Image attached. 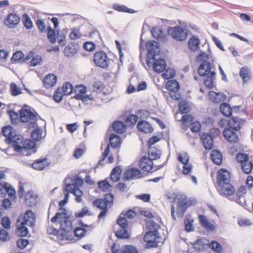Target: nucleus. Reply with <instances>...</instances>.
<instances>
[{
  "label": "nucleus",
  "mask_w": 253,
  "mask_h": 253,
  "mask_svg": "<svg viewBox=\"0 0 253 253\" xmlns=\"http://www.w3.org/2000/svg\"><path fill=\"white\" fill-rule=\"evenodd\" d=\"M201 139L203 146L206 149H212L213 146V140L210 134L207 133H203L201 136Z\"/></svg>",
  "instance_id": "17"
},
{
  "label": "nucleus",
  "mask_w": 253,
  "mask_h": 253,
  "mask_svg": "<svg viewBox=\"0 0 253 253\" xmlns=\"http://www.w3.org/2000/svg\"><path fill=\"white\" fill-rule=\"evenodd\" d=\"M146 63L149 67L153 66L154 70L157 73H161L164 71L166 68V62L163 59H155L152 61V60L147 58Z\"/></svg>",
  "instance_id": "11"
},
{
  "label": "nucleus",
  "mask_w": 253,
  "mask_h": 253,
  "mask_svg": "<svg viewBox=\"0 0 253 253\" xmlns=\"http://www.w3.org/2000/svg\"><path fill=\"white\" fill-rule=\"evenodd\" d=\"M121 171L119 167H116L112 169L110 175V178L112 181L117 182L120 180Z\"/></svg>",
  "instance_id": "36"
},
{
  "label": "nucleus",
  "mask_w": 253,
  "mask_h": 253,
  "mask_svg": "<svg viewBox=\"0 0 253 253\" xmlns=\"http://www.w3.org/2000/svg\"><path fill=\"white\" fill-rule=\"evenodd\" d=\"M144 177V173L138 168H132L127 169L124 173L123 179L124 180H129L140 179Z\"/></svg>",
  "instance_id": "10"
},
{
  "label": "nucleus",
  "mask_w": 253,
  "mask_h": 253,
  "mask_svg": "<svg viewBox=\"0 0 253 253\" xmlns=\"http://www.w3.org/2000/svg\"><path fill=\"white\" fill-rule=\"evenodd\" d=\"M121 214L125 217L126 219H131L136 216V213L132 210H129L125 212L124 211L122 212Z\"/></svg>",
  "instance_id": "56"
},
{
  "label": "nucleus",
  "mask_w": 253,
  "mask_h": 253,
  "mask_svg": "<svg viewBox=\"0 0 253 253\" xmlns=\"http://www.w3.org/2000/svg\"><path fill=\"white\" fill-rule=\"evenodd\" d=\"M137 127L139 130L145 133H150L153 130L151 124L145 121H139Z\"/></svg>",
  "instance_id": "23"
},
{
  "label": "nucleus",
  "mask_w": 253,
  "mask_h": 253,
  "mask_svg": "<svg viewBox=\"0 0 253 253\" xmlns=\"http://www.w3.org/2000/svg\"><path fill=\"white\" fill-rule=\"evenodd\" d=\"M42 130L39 127H37L32 132L31 134L32 140L35 141H40L43 137L42 136Z\"/></svg>",
  "instance_id": "35"
},
{
  "label": "nucleus",
  "mask_w": 253,
  "mask_h": 253,
  "mask_svg": "<svg viewBox=\"0 0 253 253\" xmlns=\"http://www.w3.org/2000/svg\"><path fill=\"white\" fill-rule=\"evenodd\" d=\"M240 76L242 78L243 83H246L249 81L251 78V73L248 67H242L239 72Z\"/></svg>",
  "instance_id": "34"
},
{
  "label": "nucleus",
  "mask_w": 253,
  "mask_h": 253,
  "mask_svg": "<svg viewBox=\"0 0 253 253\" xmlns=\"http://www.w3.org/2000/svg\"><path fill=\"white\" fill-rule=\"evenodd\" d=\"M121 253H138L137 249L132 245H126Z\"/></svg>",
  "instance_id": "58"
},
{
  "label": "nucleus",
  "mask_w": 253,
  "mask_h": 253,
  "mask_svg": "<svg viewBox=\"0 0 253 253\" xmlns=\"http://www.w3.org/2000/svg\"><path fill=\"white\" fill-rule=\"evenodd\" d=\"M57 82V77L53 74H49L46 75L43 81V85L46 88H49L55 85Z\"/></svg>",
  "instance_id": "21"
},
{
  "label": "nucleus",
  "mask_w": 253,
  "mask_h": 253,
  "mask_svg": "<svg viewBox=\"0 0 253 253\" xmlns=\"http://www.w3.org/2000/svg\"><path fill=\"white\" fill-rule=\"evenodd\" d=\"M20 20V17L18 15L11 13L7 15L4 24L9 28H13L19 24Z\"/></svg>",
  "instance_id": "15"
},
{
  "label": "nucleus",
  "mask_w": 253,
  "mask_h": 253,
  "mask_svg": "<svg viewBox=\"0 0 253 253\" xmlns=\"http://www.w3.org/2000/svg\"><path fill=\"white\" fill-rule=\"evenodd\" d=\"M48 165L47 160L45 159L38 160L32 164V167L34 169L42 170Z\"/></svg>",
  "instance_id": "29"
},
{
  "label": "nucleus",
  "mask_w": 253,
  "mask_h": 253,
  "mask_svg": "<svg viewBox=\"0 0 253 253\" xmlns=\"http://www.w3.org/2000/svg\"><path fill=\"white\" fill-rule=\"evenodd\" d=\"M57 30H55L54 29H52L50 26H48L47 28V38L51 43H54L56 42V38L55 31L57 32Z\"/></svg>",
  "instance_id": "41"
},
{
  "label": "nucleus",
  "mask_w": 253,
  "mask_h": 253,
  "mask_svg": "<svg viewBox=\"0 0 253 253\" xmlns=\"http://www.w3.org/2000/svg\"><path fill=\"white\" fill-rule=\"evenodd\" d=\"M160 238V236L157 230L155 229L153 231L147 232L144 236V241H149V240L157 239Z\"/></svg>",
  "instance_id": "40"
},
{
  "label": "nucleus",
  "mask_w": 253,
  "mask_h": 253,
  "mask_svg": "<svg viewBox=\"0 0 253 253\" xmlns=\"http://www.w3.org/2000/svg\"><path fill=\"white\" fill-rule=\"evenodd\" d=\"M175 74V71L173 69L169 68L163 73V76L165 79H169L173 78Z\"/></svg>",
  "instance_id": "60"
},
{
  "label": "nucleus",
  "mask_w": 253,
  "mask_h": 253,
  "mask_svg": "<svg viewBox=\"0 0 253 253\" xmlns=\"http://www.w3.org/2000/svg\"><path fill=\"white\" fill-rule=\"evenodd\" d=\"M211 158L213 163L217 165H219L222 163V154L219 151L217 150H213L211 152Z\"/></svg>",
  "instance_id": "27"
},
{
  "label": "nucleus",
  "mask_w": 253,
  "mask_h": 253,
  "mask_svg": "<svg viewBox=\"0 0 253 253\" xmlns=\"http://www.w3.org/2000/svg\"><path fill=\"white\" fill-rule=\"evenodd\" d=\"M24 54L23 52L21 51H18L13 54L11 60L12 62H14L22 60Z\"/></svg>",
  "instance_id": "61"
},
{
  "label": "nucleus",
  "mask_w": 253,
  "mask_h": 253,
  "mask_svg": "<svg viewBox=\"0 0 253 253\" xmlns=\"http://www.w3.org/2000/svg\"><path fill=\"white\" fill-rule=\"evenodd\" d=\"M3 135L6 138V141L9 144H17L21 141V135L16 134L15 130L10 126H5L2 130Z\"/></svg>",
  "instance_id": "6"
},
{
  "label": "nucleus",
  "mask_w": 253,
  "mask_h": 253,
  "mask_svg": "<svg viewBox=\"0 0 253 253\" xmlns=\"http://www.w3.org/2000/svg\"><path fill=\"white\" fill-rule=\"evenodd\" d=\"M114 196L111 193H108L104 195V201L108 205V206H112L114 202Z\"/></svg>",
  "instance_id": "55"
},
{
  "label": "nucleus",
  "mask_w": 253,
  "mask_h": 253,
  "mask_svg": "<svg viewBox=\"0 0 253 253\" xmlns=\"http://www.w3.org/2000/svg\"><path fill=\"white\" fill-rule=\"evenodd\" d=\"M117 223L121 228H127L128 227V221L125 217L120 214L117 220Z\"/></svg>",
  "instance_id": "51"
},
{
  "label": "nucleus",
  "mask_w": 253,
  "mask_h": 253,
  "mask_svg": "<svg viewBox=\"0 0 253 253\" xmlns=\"http://www.w3.org/2000/svg\"><path fill=\"white\" fill-rule=\"evenodd\" d=\"M209 248H210L217 253H220L222 251V247L220 244L215 241H212L211 243H209Z\"/></svg>",
  "instance_id": "44"
},
{
  "label": "nucleus",
  "mask_w": 253,
  "mask_h": 253,
  "mask_svg": "<svg viewBox=\"0 0 253 253\" xmlns=\"http://www.w3.org/2000/svg\"><path fill=\"white\" fill-rule=\"evenodd\" d=\"M179 110L182 114H186L189 111V107L185 102H180L179 104Z\"/></svg>",
  "instance_id": "59"
},
{
  "label": "nucleus",
  "mask_w": 253,
  "mask_h": 253,
  "mask_svg": "<svg viewBox=\"0 0 253 253\" xmlns=\"http://www.w3.org/2000/svg\"><path fill=\"white\" fill-rule=\"evenodd\" d=\"M10 91L13 96H17L22 93L21 89L14 83L10 84Z\"/></svg>",
  "instance_id": "53"
},
{
  "label": "nucleus",
  "mask_w": 253,
  "mask_h": 253,
  "mask_svg": "<svg viewBox=\"0 0 253 253\" xmlns=\"http://www.w3.org/2000/svg\"><path fill=\"white\" fill-rule=\"evenodd\" d=\"M23 17L24 18L23 20L24 27H25L28 30L31 29L33 26V22L31 18L27 14H24L23 15Z\"/></svg>",
  "instance_id": "52"
},
{
  "label": "nucleus",
  "mask_w": 253,
  "mask_h": 253,
  "mask_svg": "<svg viewBox=\"0 0 253 253\" xmlns=\"http://www.w3.org/2000/svg\"><path fill=\"white\" fill-rule=\"evenodd\" d=\"M175 201H177L176 208L177 215L178 217H182L188 207L193 204L192 201L184 195H176L174 198Z\"/></svg>",
  "instance_id": "5"
},
{
  "label": "nucleus",
  "mask_w": 253,
  "mask_h": 253,
  "mask_svg": "<svg viewBox=\"0 0 253 253\" xmlns=\"http://www.w3.org/2000/svg\"><path fill=\"white\" fill-rule=\"evenodd\" d=\"M74 232L76 237L82 238L85 235L86 230L83 228L76 227L74 229Z\"/></svg>",
  "instance_id": "63"
},
{
  "label": "nucleus",
  "mask_w": 253,
  "mask_h": 253,
  "mask_svg": "<svg viewBox=\"0 0 253 253\" xmlns=\"http://www.w3.org/2000/svg\"><path fill=\"white\" fill-rule=\"evenodd\" d=\"M200 41L197 36H192L188 42V47L190 50L196 52L199 49Z\"/></svg>",
  "instance_id": "22"
},
{
  "label": "nucleus",
  "mask_w": 253,
  "mask_h": 253,
  "mask_svg": "<svg viewBox=\"0 0 253 253\" xmlns=\"http://www.w3.org/2000/svg\"><path fill=\"white\" fill-rule=\"evenodd\" d=\"M17 246L21 250L25 248L29 244V242L27 239H19L17 241Z\"/></svg>",
  "instance_id": "64"
},
{
  "label": "nucleus",
  "mask_w": 253,
  "mask_h": 253,
  "mask_svg": "<svg viewBox=\"0 0 253 253\" xmlns=\"http://www.w3.org/2000/svg\"><path fill=\"white\" fill-rule=\"evenodd\" d=\"M230 173L227 170L220 169L217 174V190L221 195L229 196L234 194L235 188L230 183Z\"/></svg>",
  "instance_id": "2"
},
{
  "label": "nucleus",
  "mask_w": 253,
  "mask_h": 253,
  "mask_svg": "<svg viewBox=\"0 0 253 253\" xmlns=\"http://www.w3.org/2000/svg\"><path fill=\"white\" fill-rule=\"evenodd\" d=\"M241 166L243 171L246 174H249L253 169V163L249 161L242 164Z\"/></svg>",
  "instance_id": "50"
},
{
  "label": "nucleus",
  "mask_w": 253,
  "mask_h": 253,
  "mask_svg": "<svg viewBox=\"0 0 253 253\" xmlns=\"http://www.w3.org/2000/svg\"><path fill=\"white\" fill-rule=\"evenodd\" d=\"M27 224L21 222L20 226L17 227L16 230V234L20 237H25L28 233V228L26 226Z\"/></svg>",
  "instance_id": "39"
},
{
  "label": "nucleus",
  "mask_w": 253,
  "mask_h": 253,
  "mask_svg": "<svg viewBox=\"0 0 253 253\" xmlns=\"http://www.w3.org/2000/svg\"><path fill=\"white\" fill-rule=\"evenodd\" d=\"M69 178L67 177L65 179L66 187L64 189V192H69L73 193L76 196V201L77 203H80L82 201V196L83 195V191L78 187H75V185L71 183H67Z\"/></svg>",
  "instance_id": "12"
},
{
  "label": "nucleus",
  "mask_w": 253,
  "mask_h": 253,
  "mask_svg": "<svg viewBox=\"0 0 253 253\" xmlns=\"http://www.w3.org/2000/svg\"><path fill=\"white\" fill-rule=\"evenodd\" d=\"M97 184L99 189L101 191H111L112 190V186L110 184L109 182L106 180L98 181Z\"/></svg>",
  "instance_id": "38"
},
{
  "label": "nucleus",
  "mask_w": 253,
  "mask_h": 253,
  "mask_svg": "<svg viewBox=\"0 0 253 253\" xmlns=\"http://www.w3.org/2000/svg\"><path fill=\"white\" fill-rule=\"evenodd\" d=\"M112 128L114 131L119 134L123 133L126 130V126L121 121H116L112 125Z\"/></svg>",
  "instance_id": "26"
},
{
  "label": "nucleus",
  "mask_w": 253,
  "mask_h": 253,
  "mask_svg": "<svg viewBox=\"0 0 253 253\" xmlns=\"http://www.w3.org/2000/svg\"><path fill=\"white\" fill-rule=\"evenodd\" d=\"M209 241L205 238H200L192 244L194 249L197 252H203L209 248Z\"/></svg>",
  "instance_id": "13"
},
{
  "label": "nucleus",
  "mask_w": 253,
  "mask_h": 253,
  "mask_svg": "<svg viewBox=\"0 0 253 253\" xmlns=\"http://www.w3.org/2000/svg\"><path fill=\"white\" fill-rule=\"evenodd\" d=\"M168 33L177 41L185 40L188 36L187 30L180 26L169 27L168 29Z\"/></svg>",
  "instance_id": "7"
},
{
  "label": "nucleus",
  "mask_w": 253,
  "mask_h": 253,
  "mask_svg": "<svg viewBox=\"0 0 253 253\" xmlns=\"http://www.w3.org/2000/svg\"><path fill=\"white\" fill-rule=\"evenodd\" d=\"M148 155L149 157L148 158L153 161V160L160 158L161 152L160 150L157 149L155 147H149Z\"/></svg>",
  "instance_id": "28"
},
{
  "label": "nucleus",
  "mask_w": 253,
  "mask_h": 253,
  "mask_svg": "<svg viewBox=\"0 0 253 253\" xmlns=\"http://www.w3.org/2000/svg\"><path fill=\"white\" fill-rule=\"evenodd\" d=\"M95 65L102 68H107L109 63L110 59L105 52L102 50L96 51L93 56Z\"/></svg>",
  "instance_id": "8"
},
{
  "label": "nucleus",
  "mask_w": 253,
  "mask_h": 253,
  "mask_svg": "<svg viewBox=\"0 0 253 253\" xmlns=\"http://www.w3.org/2000/svg\"><path fill=\"white\" fill-rule=\"evenodd\" d=\"M64 95H66L65 94H63V92L61 90L60 87L57 88L53 94V99L57 103L60 102L62 100Z\"/></svg>",
  "instance_id": "46"
},
{
  "label": "nucleus",
  "mask_w": 253,
  "mask_h": 253,
  "mask_svg": "<svg viewBox=\"0 0 253 253\" xmlns=\"http://www.w3.org/2000/svg\"><path fill=\"white\" fill-rule=\"evenodd\" d=\"M38 196L34 194L33 191H28L25 196V202L29 207H34L37 203Z\"/></svg>",
  "instance_id": "20"
},
{
  "label": "nucleus",
  "mask_w": 253,
  "mask_h": 253,
  "mask_svg": "<svg viewBox=\"0 0 253 253\" xmlns=\"http://www.w3.org/2000/svg\"><path fill=\"white\" fill-rule=\"evenodd\" d=\"M166 86L169 92L178 91L180 87L178 82L175 80L168 81L166 83Z\"/></svg>",
  "instance_id": "37"
},
{
  "label": "nucleus",
  "mask_w": 253,
  "mask_h": 253,
  "mask_svg": "<svg viewBox=\"0 0 253 253\" xmlns=\"http://www.w3.org/2000/svg\"><path fill=\"white\" fill-rule=\"evenodd\" d=\"M220 111L221 113L226 117H230L232 113V109L230 106L226 103H222L219 107Z\"/></svg>",
  "instance_id": "33"
},
{
  "label": "nucleus",
  "mask_w": 253,
  "mask_h": 253,
  "mask_svg": "<svg viewBox=\"0 0 253 253\" xmlns=\"http://www.w3.org/2000/svg\"><path fill=\"white\" fill-rule=\"evenodd\" d=\"M113 9L116 11L123 12H127L129 13H134L135 10L128 8L127 7L124 5H119L117 4H114L113 6Z\"/></svg>",
  "instance_id": "42"
},
{
  "label": "nucleus",
  "mask_w": 253,
  "mask_h": 253,
  "mask_svg": "<svg viewBox=\"0 0 253 253\" xmlns=\"http://www.w3.org/2000/svg\"><path fill=\"white\" fill-rule=\"evenodd\" d=\"M22 222L27 224V225L33 227L36 222V216L31 210L26 211Z\"/></svg>",
  "instance_id": "19"
},
{
  "label": "nucleus",
  "mask_w": 253,
  "mask_h": 253,
  "mask_svg": "<svg viewBox=\"0 0 253 253\" xmlns=\"http://www.w3.org/2000/svg\"><path fill=\"white\" fill-rule=\"evenodd\" d=\"M210 75L207 76L204 81V83L206 87L211 89L213 86V80L215 78L216 73L214 71L210 72Z\"/></svg>",
  "instance_id": "31"
},
{
  "label": "nucleus",
  "mask_w": 253,
  "mask_h": 253,
  "mask_svg": "<svg viewBox=\"0 0 253 253\" xmlns=\"http://www.w3.org/2000/svg\"><path fill=\"white\" fill-rule=\"evenodd\" d=\"M92 205L100 210L107 209L108 205L103 199H97L92 202Z\"/></svg>",
  "instance_id": "45"
},
{
  "label": "nucleus",
  "mask_w": 253,
  "mask_h": 253,
  "mask_svg": "<svg viewBox=\"0 0 253 253\" xmlns=\"http://www.w3.org/2000/svg\"><path fill=\"white\" fill-rule=\"evenodd\" d=\"M236 160L238 162L241 164H244L245 163L249 161V157L248 155L245 153H238L236 156Z\"/></svg>",
  "instance_id": "48"
},
{
  "label": "nucleus",
  "mask_w": 253,
  "mask_h": 253,
  "mask_svg": "<svg viewBox=\"0 0 253 253\" xmlns=\"http://www.w3.org/2000/svg\"><path fill=\"white\" fill-rule=\"evenodd\" d=\"M234 130L230 128H225L223 131L225 138L231 143H236L239 140L237 133Z\"/></svg>",
  "instance_id": "18"
},
{
  "label": "nucleus",
  "mask_w": 253,
  "mask_h": 253,
  "mask_svg": "<svg viewBox=\"0 0 253 253\" xmlns=\"http://www.w3.org/2000/svg\"><path fill=\"white\" fill-rule=\"evenodd\" d=\"M229 128L234 130H239L243 125L242 120L238 117L233 116L227 122Z\"/></svg>",
  "instance_id": "16"
},
{
  "label": "nucleus",
  "mask_w": 253,
  "mask_h": 253,
  "mask_svg": "<svg viewBox=\"0 0 253 253\" xmlns=\"http://www.w3.org/2000/svg\"><path fill=\"white\" fill-rule=\"evenodd\" d=\"M57 39L58 41V43L60 46H63L66 45V36L62 31L57 30Z\"/></svg>",
  "instance_id": "49"
},
{
  "label": "nucleus",
  "mask_w": 253,
  "mask_h": 253,
  "mask_svg": "<svg viewBox=\"0 0 253 253\" xmlns=\"http://www.w3.org/2000/svg\"><path fill=\"white\" fill-rule=\"evenodd\" d=\"M61 90L63 92V94H65L66 95H69L71 94L74 90V87L73 85L69 83L66 82L63 85L60 87Z\"/></svg>",
  "instance_id": "43"
},
{
  "label": "nucleus",
  "mask_w": 253,
  "mask_h": 253,
  "mask_svg": "<svg viewBox=\"0 0 253 253\" xmlns=\"http://www.w3.org/2000/svg\"><path fill=\"white\" fill-rule=\"evenodd\" d=\"M36 143L35 141L31 139H28L23 142V138L21 136V141L17 144H13L14 150L24 156H30L32 153L36 152Z\"/></svg>",
  "instance_id": "3"
},
{
  "label": "nucleus",
  "mask_w": 253,
  "mask_h": 253,
  "mask_svg": "<svg viewBox=\"0 0 253 253\" xmlns=\"http://www.w3.org/2000/svg\"><path fill=\"white\" fill-rule=\"evenodd\" d=\"M139 166L142 170L150 172L153 168V161L147 156H143L139 161Z\"/></svg>",
  "instance_id": "14"
},
{
  "label": "nucleus",
  "mask_w": 253,
  "mask_h": 253,
  "mask_svg": "<svg viewBox=\"0 0 253 253\" xmlns=\"http://www.w3.org/2000/svg\"><path fill=\"white\" fill-rule=\"evenodd\" d=\"M35 114L30 110L21 109L20 112V118L22 122H28L31 118L35 117Z\"/></svg>",
  "instance_id": "24"
},
{
  "label": "nucleus",
  "mask_w": 253,
  "mask_h": 253,
  "mask_svg": "<svg viewBox=\"0 0 253 253\" xmlns=\"http://www.w3.org/2000/svg\"><path fill=\"white\" fill-rule=\"evenodd\" d=\"M78 45L75 44L69 45L65 48L64 54L67 57L74 56L78 50Z\"/></svg>",
  "instance_id": "32"
},
{
  "label": "nucleus",
  "mask_w": 253,
  "mask_h": 253,
  "mask_svg": "<svg viewBox=\"0 0 253 253\" xmlns=\"http://www.w3.org/2000/svg\"><path fill=\"white\" fill-rule=\"evenodd\" d=\"M146 46L148 52L146 59L149 58L152 61H154L155 60L156 55L159 54L160 52V48L159 47L158 43L155 41H150L147 42Z\"/></svg>",
  "instance_id": "9"
},
{
  "label": "nucleus",
  "mask_w": 253,
  "mask_h": 253,
  "mask_svg": "<svg viewBox=\"0 0 253 253\" xmlns=\"http://www.w3.org/2000/svg\"><path fill=\"white\" fill-rule=\"evenodd\" d=\"M151 34L153 37L160 41L165 40V35L163 30L159 27H154L151 30Z\"/></svg>",
  "instance_id": "25"
},
{
  "label": "nucleus",
  "mask_w": 253,
  "mask_h": 253,
  "mask_svg": "<svg viewBox=\"0 0 253 253\" xmlns=\"http://www.w3.org/2000/svg\"><path fill=\"white\" fill-rule=\"evenodd\" d=\"M116 236L119 239H128L129 234L127 231V228H121L116 232Z\"/></svg>",
  "instance_id": "47"
},
{
  "label": "nucleus",
  "mask_w": 253,
  "mask_h": 253,
  "mask_svg": "<svg viewBox=\"0 0 253 253\" xmlns=\"http://www.w3.org/2000/svg\"><path fill=\"white\" fill-rule=\"evenodd\" d=\"M197 59L198 62H202L198 68L199 75L203 77L208 76L211 70V64L208 61L209 55L205 52L201 51Z\"/></svg>",
  "instance_id": "4"
},
{
  "label": "nucleus",
  "mask_w": 253,
  "mask_h": 253,
  "mask_svg": "<svg viewBox=\"0 0 253 253\" xmlns=\"http://www.w3.org/2000/svg\"><path fill=\"white\" fill-rule=\"evenodd\" d=\"M82 36V34L78 28L74 29L69 35L70 38L72 40L79 39Z\"/></svg>",
  "instance_id": "57"
},
{
  "label": "nucleus",
  "mask_w": 253,
  "mask_h": 253,
  "mask_svg": "<svg viewBox=\"0 0 253 253\" xmlns=\"http://www.w3.org/2000/svg\"><path fill=\"white\" fill-rule=\"evenodd\" d=\"M121 138L118 135L111 133L109 136V143L110 146L114 148H117L121 143Z\"/></svg>",
  "instance_id": "30"
},
{
  "label": "nucleus",
  "mask_w": 253,
  "mask_h": 253,
  "mask_svg": "<svg viewBox=\"0 0 253 253\" xmlns=\"http://www.w3.org/2000/svg\"><path fill=\"white\" fill-rule=\"evenodd\" d=\"M62 211L61 212H57L56 214L51 218V221L54 223L57 221V219L61 218L63 216L64 219L60 221L61 229H54L53 233L57 236L58 239L63 240L66 239L71 240L69 238V234L71 233L73 231V227L72 221L66 217V212L65 209H61Z\"/></svg>",
  "instance_id": "1"
},
{
  "label": "nucleus",
  "mask_w": 253,
  "mask_h": 253,
  "mask_svg": "<svg viewBox=\"0 0 253 253\" xmlns=\"http://www.w3.org/2000/svg\"><path fill=\"white\" fill-rule=\"evenodd\" d=\"M42 58L41 55H37L33 57L30 62V66L35 67L41 64L42 62Z\"/></svg>",
  "instance_id": "54"
},
{
  "label": "nucleus",
  "mask_w": 253,
  "mask_h": 253,
  "mask_svg": "<svg viewBox=\"0 0 253 253\" xmlns=\"http://www.w3.org/2000/svg\"><path fill=\"white\" fill-rule=\"evenodd\" d=\"M74 98L77 100H81L83 102H86L88 100H92L93 97L91 95H83L77 94L74 96Z\"/></svg>",
  "instance_id": "62"
}]
</instances>
